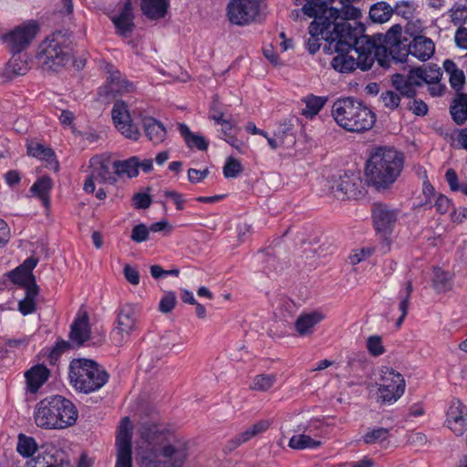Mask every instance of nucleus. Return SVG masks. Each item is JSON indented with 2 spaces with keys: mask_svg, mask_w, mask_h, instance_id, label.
Returning a JSON list of instances; mask_svg holds the SVG:
<instances>
[{
  "mask_svg": "<svg viewBox=\"0 0 467 467\" xmlns=\"http://www.w3.org/2000/svg\"><path fill=\"white\" fill-rule=\"evenodd\" d=\"M320 2L321 11L329 23L324 50L336 54L330 62L332 68L342 74L351 73L357 68L362 71L370 69L373 66L371 50L375 44L365 34V26L357 21L361 16L360 9L343 1H340V7Z\"/></svg>",
  "mask_w": 467,
  "mask_h": 467,
  "instance_id": "1",
  "label": "nucleus"
},
{
  "mask_svg": "<svg viewBox=\"0 0 467 467\" xmlns=\"http://www.w3.org/2000/svg\"><path fill=\"white\" fill-rule=\"evenodd\" d=\"M403 168L402 152L390 147L375 148L366 162V182L377 192L389 190L400 176Z\"/></svg>",
  "mask_w": 467,
  "mask_h": 467,
  "instance_id": "2",
  "label": "nucleus"
},
{
  "mask_svg": "<svg viewBox=\"0 0 467 467\" xmlns=\"http://www.w3.org/2000/svg\"><path fill=\"white\" fill-rule=\"evenodd\" d=\"M78 417V411L75 404L62 395L46 397L35 407V422L42 429H65L73 426Z\"/></svg>",
  "mask_w": 467,
  "mask_h": 467,
  "instance_id": "3",
  "label": "nucleus"
},
{
  "mask_svg": "<svg viewBox=\"0 0 467 467\" xmlns=\"http://www.w3.org/2000/svg\"><path fill=\"white\" fill-rule=\"evenodd\" d=\"M331 114L335 121L349 132L369 130L376 121V114L352 97L337 99L332 106Z\"/></svg>",
  "mask_w": 467,
  "mask_h": 467,
  "instance_id": "4",
  "label": "nucleus"
},
{
  "mask_svg": "<svg viewBox=\"0 0 467 467\" xmlns=\"http://www.w3.org/2000/svg\"><path fill=\"white\" fill-rule=\"evenodd\" d=\"M68 379L78 392L88 394L100 389L109 381V375L93 359L74 358L69 364Z\"/></svg>",
  "mask_w": 467,
  "mask_h": 467,
  "instance_id": "5",
  "label": "nucleus"
},
{
  "mask_svg": "<svg viewBox=\"0 0 467 467\" xmlns=\"http://www.w3.org/2000/svg\"><path fill=\"white\" fill-rule=\"evenodd\" d=\"M73 43L67 31H57L47 36L39 46L37 58L52 71H58L73 57Z\"/></svg>",
  "mask_w": 467,
  "mask_h": 467,
  "instance_id": "6",
  "label": "nucleus"
},
{
  "mask_svg": "<svg viewBox=\"0 0 467 467\" xmlns=\"http://www.w3.org/2000/svg\"><path fill=\"white\" fill-rule=\"evenodd\" d=\"M187 458L186 443H165L142 449L136 455V462L139 467H182Z\"/></svg>",
  "mask_w": 467,
  "mask_h": 467,
  "instance_id": "7",
  "label": "nucleus"
},
{
  "mask_svg": "<svg viewBox=\"0 0 467 467\" xmlns=\"http://www.w3.org/2000/svg\"><path fill=\"white\" fill-rule=\"evenodd\" d=\"M0 467H73V464L65 451L55 445H47L39 450L38 455L26 462L14 455H5L0 461Z\"/></svg>",
  "mask_w": 467,
  "mask_h": 467,
  "instance_id": "8",
  "label": "nucleus"
},
{
  "mask_svg": "<svg viewBox=\"0 0 467 467\" xmlns=\"http://www.w3.org/2000/svg\"><path fill=\"white\" fill-rule=\"evenodd\" d=\"M295 5H302V12L314 18L308 26L310 36L306 41V48L310 54H315L320 48V40L327 42V30L329 26L327 16L321 11V2L320 0H295Z\"/></svg>",
  "mask_w": 467,
  "mask_h": 467,
  "instance_id": "9",
  "label": "nucleus"
},
{
  "mask_svg": "<svg viewBox=\"0 0 467 467\" xmlns=\"http://www.w3.org/2000/svg\"><path fill=\"white\" fill-rule=\"evenodd\" d=\"M402 27L400 24L393 25L385 35L375 34L369 36L370 42L375 44V48L371 50L373 63L378 61L379 65L382 67H389V57L387 46H389V55L397 61H402V57L396 55V49H400V46L406 45L401 39Z\"/></svg>",
  "mask_w": 467,
  "mask_h": 467,
  "instance_id": "10",
  "label": "nucleus"
},
{
  "mask_svg": "<svg viewBox=\"0 0 467 467\" xmlns=\"http://www.w3.org/2000/svg\"><path fill=\"white\" fill-rule=\"evenodd\" d=\"M265 6V0H230L226 16L233 25L248 26L256 21Z\"/></svg>",
  "mask_w": 467,
  "mask_h": 467,
  "instance_id": "11",
  "label": "nucleus"
},
{
  "mask_svg": "<svg viewBox=\"0 0 467 467\" xmlns=\"http://www.w3.org/2000/svg\"><path fill=\"white\" fill-rule=\"evenodd\" d=\"M328 189L337 199H357L362 195L363 183L358 172L348 171L333 175L328 181Z\"/></svg>",
  "mask_w": 467,
  "mask_h": 467,
  "instance_id": "12",
  "label": "nucleus"
},
{
  "mask_svg": "<svg viewBox=\"0 0 467 467\" xmlns=\"http://www.w3.org/2000/svg\"><path fill=\"white\" fill-rule=\"evenodd\" d=\"M38 30L37 23L30 20L5 34L2 40L7 44L12 54H21L31 44Z\"/></svg>",
  "mask_w": 467,
  "mask_h": 467,
  "instance_id": "13",
  "label": "nucleus"
},
{
  "mask_svg": "<svg viewBox=\"0 0 467 467\" xmlns=\"http://www.w3.org/2000/svg\"><path fill=\"white\" fill-rule=\"evenodd\" d=\"M132 425L129 417H124L116 436L117 459L115 467H132Z\"/></svg>",
  "mask_w": 467,
  "mask_h": 467,
  "instance_id": "14",
  "label": "nucleus"
},
{
  "mask_svg": "<svg viewBox=\"0 0 467 467\" xmlns=\"http://www.w3.org/2000/svg\"><path fill=\"white\" fill-rule=\"evenodd\" d=\"M383 384L378 389L379 398L386 403L397 401L404 393L405 379L392 368H387L382 376Z\"/></svg>",
  "mask_w": 467,
  "mask_h": 467,
  "instance_id": "15",
  "label": "nucleus"
},
{
  "mask_svg": "<svg viewBox=\"0 0 467 467\" xmlns=\"http://www.w3.org/2000/svg\"><path fill=\"white\" fill-rule=\"evenodd\" d=\"M424 71L420 67H411L407 75L396 73L391 77V83L395 89L408 99L417 96L416 88L421 87L426 81Z\"/></svg>",
  "mask_w": 467,
  "mask_h": 467,
  "instance_id": "16",
  "label": "nucleus"
},
{
  "mask_svg": "<svg viewBox=\"0 0 467 467\" xmlns=\"http://www.w3.org/2000/svg\"><path fill=\"white\" fill-rule=\"evenodd\" d=\"M137 322L136 310L132 305L122 306L117 317V327L111 332V339L117 345H121L135 329Z\"/></svg>",
  "mask_w": 467,
  "mask_h": 467,
  "instance_id": "17",
  "label": "nucleus"
},
{
  "mask_svg": "<svg viewBox=\"0 0 467 467\" xmlns=\"http://www.w3.org/2000/svg\"><path fill=\"white\" fill-rule=\"evenodd\" d=\"M112 119L116 128L128 139L137 140L140 136L139 129L132 123L128 106L122 100H117L113 106Z\"/></svg>",
  "mask_w": 467,
  "mask_h": 467,
  "instance_id": "18",
  "label": "nucleus"
},
{
  "mask_svg": "<svg viewBox=\"0 0 467 467\" xmlns=\"http://www.w3.org/2000/svg\"><path fill=\"white\" fill-rule=\"evenodd\" d=\"M399 211L389 205L376 202L372 208L375 229L384 234L390 233L397 222Z\"/></svg>",
  "mask_w": 467,
  "mask_h": 467,
  "instance_id": "19",
  "label": "nucleus"
},
{
  "mask_svg": "<svg viewBox=\"0 0 467 467\" xmlns=\"http://www.w3.org/2000/svg\"><path fill=\"white\" fill-rule=\"evenodd\" d=\"M110 20L116 28L118 36L125 38L131 36L135 28L131 1L127 0L119 14L112 16Z\"/></svg>",
  "mask_w": 467,
  "mask_h": 467,
  "instance_id": "20",
  "label": "nucleus"
},
{
  "mask_svg": "<svg viewBox=\"0 0 467 467\" xmlns=\"http://www.w3.org/2000/svg\"><path fill=\"white\" fill-rule=\"evenodd\" d=\"M107 72L109 74L105 86V94L107 96L115 97L117 95L130 93L134 90L133 83L123 78L121 73L118 69H115L112 65L107 67Z\"/></svg>",
  "mask_w": 467,
  "mask_h": 467,
  "instance_id": "21",
  "label": "nucleus"
},
{
  "mask_svg": "<svg viewBox=\"0 0 467 467\" xmlns=\"http://www.w3.org/2000/svg\"><path fill=\"white\" fill-rule=\"evenodd\" d=\"M434 43L431 39L424 36H415L412 41L403 49L400 57H407L409 54L421 61L428 60L434 53Z\"/></svg>",
  "mask_w": 467,
  "mask_h": 467,
  "instance_id": "22",
  "label": "nucleus"
},
{
  "mask_svg": "<svg viewBox=\"0 0 467 467\" xmlns=\"http://www.w3.org/2000/svg\"><path fill=\"white\" fill-rule=\"evenodd\" d=\"M449 428L457 435L467 427V409L460 400H453L447 412Z\"/></svg>",
  "mask_w": 467,
  "mask_h": 467,
  "instance_id": "23",
  "label": "nucleus"
},
{
  "mask_svg": "<svg viewBox=\"0 0 467 467\" xmlns=\"http://www.w3.org/2000/svg\"><path fill=\"white\" fill-rule=\"evenodd\" d=\"M90 337V327L88 322V316L84 313L81 317H78L71 324L69 339L72 346L76 345L78 348L82 346Z\"/></svg>",
  "mask_w": 467,
  "mask_h": 467,
  "instance_id": "24",
  "label": "nucleus"
},
{
  "mask_svg": "<svg viewBox=\"0 0 467 467\" xmlns=\"http://www.w3.org/2000/svg\"><path fill=\"white\" fill-rule=\"evenodd\" d=\"M50 370L42 364L33 366L25 373L26 389L30 393H36L38 389L47 381Z\"/></svg>",
  "mask_w": 467,
  "mask_h": 467,
  "instance_id": "25",
  "label": "nucleus"
},
{
  "mask_svg": "<svg viewBox=\"0 0 467 467\" xmlns=\"http://www.w3.org/2000/svg\"><path fill=\"white\" fill-rule=\"evenodd\" d=\"M169 7L170 0H140V10L150 20L164 18Z\"/></svg>",
  "mask_w": 467,
  "mask_h": 467,
  "instance_id": "26",
  "label": "nucleus"
},
{
  "mask_svg": "<svg viewBox=\"0 0 467 467\" xmlns=\"http://www.w3.org/2000/svg\"><path fill=\"white\" fill-rule=\"evenodd\" d=\"M141 123L146 137L153 144H160L165 140L167 131L161 121L152 117L144 116L141 118Z\"/></svg>",
  "mask_w": 467,
  "mask_h": 467,
  "instance_id": "27",
  "label": "nucleus"
},
{
  "mask_svg": "<svg viewBox=\"0 0 467 467\" xmlns=\"http://www.w3.org/2000/svg\"><path fill=\"white\" fill-rule=\"evenodd\" d=\"M140 435L150 447H161L164 433L156 423L144 422L140 427Z\"/></svg>",
  "mask_w": 467,
  "mask_h": 467,
  "instance_id": "28",
  "label": "nucleus"
},
{
  "mask_svg": "<svg viewBox=\"0 0 467 467\" xmlns=\"http://www.w3.org/2000/svg\"><path fill=\"white\" fill-rule=\"evenodd\" d=\"M91 175L99 183L114 184L117 182L116 174L112 172L105 161L91 159Z\"/></svg>",
  "mask_w": 467,
  "mask_h": 467,
  "instance_id": "29",
  "label": "nucleus"
},
{
  "mask_svg": "<svg viewBox=\"0 0 467 467\" xmlns=\"http://www.w3.org/2000/svg\"><path fill=\"white\" fill-rule=\"evenodd\" d=\"M323 319L318 312H311L300 315L295 322V327L300 336L313 333L314 327Z\"/></svg>",
  "mask_w": 467,
  "mask_h": 467,
  "instance_id": "30",
  "label": "nucleus"
},
{
  "mask_svg": "<svg viewBox=\"0 0 467 467\" xmlns=\"http://www.w3.org/2000/svg\"><path fill=\"white\" fill-rule=\"evenodd\" d=\"M53 188V182L48 176L38 178L31 186L30 192L37 196L46 208L50 206V191Z\"/></svg>",
  "mask_w": 467,
  "mask_h": 467,
  "instance_id": "31",
  "label": "nucleus"
},
{
  "mask_svg": "<svg viewBox=\"0 0 467 467\" xmlns=\"http://www.w3.org/2000/svg\"><path fill=\"white\" fill-rule=\"evenodd\" d=\"M450 113L453 121L462 125L467 119V94L457 93L450 106Z\"/></svg>",
  "mask_w": 467,
  "mask_h": 467,
  "instance_id": "32",
  "label": "nucleus"
},
{
  "mask_svg": "<svg viewBox=\"0 0 467 467\" xmlns=\"http://www.w3.org/2000/svg\"><path fill=\"white\" fill-rule=\"evenodd\" d=\"M29 70L27 59L22 58L21 54H13L11 59L6 64L4 75L13 79L17 76H24Z\"/></svg>",
  "mask_w": 467,
  "mask_h": 467,
  "instance_id": "33",
  "label": "nucleus"
},
{
  "mask_svg": "<svg viewBox=\"0 0 467 467\" xmlns=\"http://www.w3.org/2000/svg\"><path fill=\"white\" fill-rule=\"evenodd\" d=\"M139 158L133 156L125 161H115L112 167L117 176L126 174L129 178H133L139 174Z\"/></svg>",
  "mask_w": 467,
  "mask_h": 467,
  "instance_id": "34",
  "label": "nucleus"
},
{
  "mask_svg": "<svg viewBox=\"0 0 467 467\" xmlns=\"http://www.w3.org/2000/svg\"><path fill=\"white\" fill-rule=\"evenodd\" d=\"M178 130L189 148L195 147L199 150H206L208 149L209 143L205 138L202 135L192 132L186 124L180 123Z\"/></svg>",
  "mask_w": 467,
  "mask_h": 467,
  "instance_id": "35",
  "label": "nucleus"
},
{
  "mask_svg": "<svg viewBox=\"0 0 467 467\" xmlns=\"http://www.w3.org/2000/svg\"><path fill=\"white\" fill-rule=\"evenodd\" d=\"M432 285L437 293H446L452 288V275L441 267H434Z\"/></svg>",
  "mask_w": 467,
  "mask_h": 467,
  "instance_id": "36",
  "label": "nucleus"
},
{
  "mask_svg": "<svg viewBox=\"0 0 467 467\" xmlns=\"http://www.w3.org/2000/svg\"><path fill=\"white\" fill-rule=\"evenodd\" d=\"M275 136L277 137L278 140L282 143V147L285 149L293 148L296 142L294 125L290 123V120L281 124L275 130Z\"/></svg>",
  "mask_w": 467,
  "mask_h": 467,
  "instance_id": "37",
  "label": "nucleus"
},
{
  "mask_svg": "<svg viewBox=\"0 0 467 467\" xmlns=\"http://www.w3.org/2000/svg\"><path fill=\"white\" fill-rule=\"evenodd\" d=\"M394 13L393 7L387 2L381 1L371 5L369 9V17L373 22H387Z\"/></svg>",
  "mask_w": 467,
  "mask_h": 467,
  "instance_id": "38",
  "label": "nucleus"
},
{
  "mask_svg": "<svg viewBox=\"0 0 467 467\" xmlns=\"http://www.w3.org/2000/svg\"><path fill=\"white\" fill-rule=\"evenodd\" d=\"M47 444H44L38 447L36 440L33 437L26 436V434L20 433L18 435V441L16 445L17 452L24 457H30L35 452H39V450L47 446Z\"/></svg>",
  "mask_w": 467,
  "mask_h": 467,
  "instance_id": "39",
  "label": "nucleus"
},
{
  "mask_svg": "<svg viewBox=\"0 0 467 467\" xmlns=\"http://www.w3.org/2000/svg\"><path fill=\"white\" fill-rule=\"evenodd\" d=\"M304 101L306 103V108L302 109V115L312 119L314 116L317 115L325 106L327 101V98L309 95L304 99Z\"/></svg>",
  "mask_w": 467,
  "mask_h": 467,
  "instance_id": "40",
  "label": "nucleus"
},
{
  "mask_svg": "<svg viewBox=\"0 0 467 467\" xmlns=\"http://www.w3.org/2000/svg\"><path fill=\"white\" fill-rule=\"evenodd\" d=\"M288 445L295 450H304L306 448H317L321 441L312 439L309 435L299 434L290 438Z\"/></svg>",
  "mask_w": 467,
  "mask_h": 467,
  "instance_id": "41",
  "label": "nucleus"
},
{
  "mask_svg": "<svg viewBox=\"0 0 467 467\" xmlns=\"http://www.w3.org/2000/svg\"><path fill=\"white\" fill-rule=\"evenodd\" d=\"M27 154L51 163L55 161V152L50 148H46L39 143H32L27 146Z\"/></svg>",
  "mask_w": 467,
  "mask_h": 467,
  "instance_id": "42",
  "label": "nucleus"
},
{
  "mask_svg": "<svg viewBox=\"0 0 467 467\" xmlns=\"http://www.w3.org/2000/svg\"><path fill=\"white\" fill-rule=\"evenodd\" d=\"M276 382V375L275 374H259L253 380L252 389L257 391H267Z\"/></svg>",
  "mask_w": 467,
  "mask_h": 467,
  "instance_id": "43",
  "label": "nucleus"
},
{
  "mask_svg": "<svg viewBox=\"0 0 467 467\" xmlns=\"http://www.w3.org/2000/svg\"><path fill=\"white\" fill-rule=\"evenodd\" d=\"M73 348L74 346L69 341L57 339L55 346L48 352L47 358L49 363L52 365L56 364L63 353Z\"/></svg>",
  "mask_w": 467,
  "mask_h": 467,
  "instance_id": "44",
  "label": "nucleus"
},
{
  "mask_svg": "<svg viewBox=\"0 0 467 467\" xmlns=\"http://www.w3.org/2000/svg\"><path fill=\"white\" fill-rule=\"evenodd\" d=\"M420 67L424 71L422 75L426 78V84H438L440 82L442 77V72L438 65L429 63L427 65L420 66Z\"/></svg>",
  "mask_w": 467,
  "mask_h": 467,
  "instance_id": "45",
  "label": "nucleus"
},
{
  "mask_svg": "<svg viewBox=\"0 0 467 467\" xmlns=\"http://www.w3.org/2000/svg\"><path fill=\"white\" fill-rule=\"evenodd\" d=\"M389 436V430L387 428H377L368 431L362 440L366 444H374L388 440Z\"/></svg>",
  "mask_w": 467,
  "mask_h": 467,
  "instance_id": "46",
  "label": "nucleus"
},
{
  "mask_svg": "<svg viewBox=\"0 0 467 467\" xmlns=\"http://www.w3.org/2000/svg\"><path fill=\"white\" fill-rule=\"evenodd\" d=\"M243 170L244 168L240 161L234 157H229L225 161L223 172L225 178H236L242 173Z\"/></svg>",
  "mask_w": 467,
  "mask_h": 467,
  "instance_id": "47",
  "label": "nucleus"
},
{
  "mask_svg": "<svg viewBox=\"0 0 467 467\" xmlns=\"http://www.w3.org/2000/svg\"><path fill=\"white\" fill-rule=\"evenodd\" d=\"M366 366V356L364 353H361L348 358L347 368L348 372H353L354 374L358 375L359 371L364 370Z\"/></svg>",
  "mask_w": 467,
  "mask_h": 467,
  "instance_id": "48",
  "label": "nucleus"
},
{
  "mask_svg": "<svg viewBox=\"0 0 467 467\" xmlns=\"http://www.w3.org/2000/svg\"><path fill=\"white\" fill-rule=\"evenodd\" d=\"M10 280L18 285L24 286L29 282H34L36 279L34 275H27L26 272L22 270V267L17 266L16 269L8 274Z\"/></svg>",
  "mask_w": 467,
  "mask_h": 467,
  "instance_id": "49",
  "label": "nucleus"
},
{
  "mask_svg": "<svg viewBox=\"0 0 467 467\" xmlns=\"http://www.w3.org/2000/svg\"><path fill=\"white\" fill-rule=\"evenodd\" d=\"M367 348L368 352L374 357H379L385 352V348L382 345V340L379 336L368 337L367 339Z\"/></svg>",
  "mask_w": 467,
  "mask_h": 467,
  "instance_id": "50",
  "label": "nucleus"
},
{
  "mask_svg": "<svg viewBox=\"0 0 467 467\" xmlns=\"http://www.w3.org/2000/svg\"><path fill=\"white\" fill-rule=\"evenodd\" d=\"M380 99L384 106L391 110L400 106V97L392 90H386L380 94Z\"/></svg>",
  "mask_w": 467,
  "mask_h": 467,
  "instance_id": "51",
  "label": "nucleus"
},
{
  "mask_svg": "<svg viewBox=\"0 0 467 467\" xmlns=\"http://www.w3.org/2000/svg\"><path fill=\"white\" fill-rule=\"evenodd\" d=\"M176 305V295L174 292H167L161 297L159 303V310L161 313L168 314L172 311Z\"/></svg>",
  "mask_w": 467,
  "mask_h": 467,
  "instance_id": "52",
  "label": "nucleus"
},
{
  "mask_svg": "<svg viewBox=\"0 0 467 467\" xmlns=\"http://www.w3.org/2000/svg\"><path fill=\"white\" fill-rule=\"evenodd\" d=\"M150 232L144 223H140L133 227L130 238L133 242L142 243L148 240Z\"/></svg>",
  "mask_w": 467,
  "mask_h": 467,
  "instance_id": "53",
  "label": "nucleus"
},
{
  "mask_svg": "<svg viewBox=\"0 0 467 467\" xmlns=\"http://www.w3.org/2000/svg\"><path fill=\"white\" fill-rule=\"evenodd\" d=\"M393 9L397 15L401 16L406 19H409L410 17L412 16L414 7L413 3L410 1H400L397 2Z\"/></svg>",
  "mask_w": 467,
  "mask_h": 467,
  "instance_id": "54",
  "label": "nucleus"
},
{
  "mask_svg": "<svg viewBox=\"0 0 467 467\" xmlns=\"http://www.w3.org/2000/svg\"><path fill=\"white\" fill-rule=\"evenodd\" d=\"M132 201L136 209H147L152 202L150 195L144 192L135 193L133 195Z\"/></svg>",
  "mask_w": 467,
  "mask_h": 467,
  "instance_id": "55",
  "label": "nucleus"
},
{
  "mask_svg": "<svg viewBox=\"0 0 467 467\" xmlns=\"http://www.w3.org/2000/svg\"><path fill=\"white\" fill-rule=\"evenodd\" d=\"M465 83V76L462 69L458 71H454L451 75H450V84L451 87L457 92L463 88Z\"/></svg>",
  "mask_w": 467,
  "mask_h": 467,
  "instance_id": "56",
  "label": "nucleus"
},
{
  "mask_svg": "<svg viewBox=\"0 0 467 467\" xmlns=\"http://www.w3.org/2000/svg\"><path fill=\"white\" fill-rule=\"evenodd\" d=\"M123 275L126 278V280L133 285H137L140 284V273L139 271L130 266V265H126L123 268Z\"/></svg>",
  "mask_w": 467,
  "mask_h": 467,
  "instance_id": "57",
  "label": "nucleus"
},
{
  "mask_svg": "<svg viewBox=\"0 0 467 467\" xmlns=\"http://www.w3.org/2000/svg\"><path fill=\"white\" fill-rule=\"evenodd\" d=\"M466 10L467 8L465 5H459L457 7L453 5L452 8H451L450 12L451 13V22L455 26L466 23V17H463L462 16V13Z\"/></svg>",
  "mask_w": 467,
  "mask_h": 467,
  "instance_id": "58",
  "label": "nucleus"
},
{
  "mask_svg": "<svg viewBox=\"0 0 467 467\" xmlns=\"http://www.w3.org/2000/svg\"><path fill=\"white\" fill-rule=\"evenodd\" d=\"M170 334H166L160 338V343L157 347V352H160V355H156L157 359H160L161 356L166 355L171 347L175 346V344L170 341Z\"/></svg>",
  "mask_w": 467,
  "mask_h": 467,
  "instance_id": "59",
  "label": "nucleus"
},
{
  "mask_svg": "<svg viewBox=\"0 0 467 467\" xmlns=\"http://www.w3.org/2000/svg\"><path fill=\"white\" fill-rule=\"evenodd\" d=\"M409 109L417 116H425L428 113V106L421 99H415L409 103Z\"/></svg>",
  "mask_w": 467,
  "mask_h": 467,
  "instance_id": "60",
  "label": "nucleus"
},
{
  "mask_svg": "<svg viewBox=\"0 0 467 467\" xmlns=\"http://www.w3.org/2000/svg\"><path fill=\"white\" fill-rule=\"evenodd\" d=\"M164 196L172 200L178 211L184 209L185 199L182 193L175 191H166Z\"/></svg>",
  "mask_w": 467,
  "mask_h": 467,
  "instance_id": "61",
  "label": "nucleus"
},
{
  "mask_svg": "<svg viewBox=\"0 0 467 467\" xmlns=\"http://www.w3.org/2000/svg\"><path fill=\"white\" fill-rule=\"evenodd\" d=\"M451 138L457 141L460 148L467 150V128L462 130H454Z\"/></svg>",
  "mask_w": 467,
  "mask_h": 467,
  "instance_id": "62",
  "label": "nucleus"
},
{
  "mask_svg": "<svg viewBox=\"0 0 467 467\" xmlns=\"http://www.w3.org/2000/svg\"><path fill=\"white\" fill-rule=\"evenodd\" d=\"M435 207L438 213L444 214L448 212L451 201L443 194H439L435 200Z\"/></svg>",
  "mask_w": 467,
  "mask_h": 467,
  "instance_id": "63",
  "label": "nucleus"
},
{
  "mask_svg": "<svg viewBox=\"0 0 467 467\" xmlns=\"http://www.w3.org/2000/svg\"><path fill=\"white\" fill-rule=\"evenodd\" d=\"M455 43L460 48L467 49V28L460 26L455 33Z\"/></svg>",
  "mask_w": 467,
  "mask_h": 467,
  "instance_id": "64",
  "label": "nucleus"
}]
</instances>
